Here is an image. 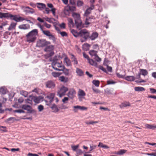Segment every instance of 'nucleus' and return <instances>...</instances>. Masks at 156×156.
<instances>
[{
    "label": "nucleus",
    "instance_id": "25",
    "mask_svg": "<svg viewBox=\"0 0 156 156\" xmlns=\"http://www.w3.org/2000/svg\"><path fill=\"white\" fill-rule=\"evenodd\" d=\"M98 37V33L97 32L93 33L90 36L89 35L88 38H90L92 40H95Z\"/></svg>",
    "mask_w": 156,
    "mask_h": 156
},
{
    "label": "nucleus",
    "instance_id": "53",
    "mask_svg": "<svg viewBox=\"0 0 156 156\" xmlns=\"http://www.w3.org/2000/svg\"><path fill=\"white\" fill-rule=\"evenodd\" d=\"M21 93L23 96H24L25 97H27L28 95L27 92L25 91H22L21 92Z\"/></svg>",
    "mask_w": 156,
    "mask_h": 156
},
{
    "label": "nucleus",
    "instance_id": "31",
    "mask_svg": "<svg viewBox=\"0 0 156 156\" xmlns=\"http://www.w3.org/2000/svg\"><path fill=\"white\" fill-rule=\"evenodd\" d=\"M134 90L135 91H145V89L142 87H136L134 88Z\"/></svg>",
    "mask_w": 156,
    "mask_h": 156
},
{
    "label": "nucleus",
    "instance_id": "10",
    "mask_svg": "<svg viewBox=\"0 0 156 156\" xmlns=\"http://www.w3.org/2000/svg\"><path fill=\"white\" fill-rule=\"evenodd\" d=\"M76 91L73 88H71L69 90L68 93H67V96L71 99L73 98L75 96Z\"/></svg>",
    "mask_w": 156,
    "mask_h": 156
},
{
    "label": "nucleus",
    "instance_id": "17",
    "mask_svg": "<svg viewBox=\"0 0 156 156\" xmlns=\"http://www.w3.org/2000/svg\"><path fill=\"white\" fill-rule=\"evenodd\" d=\"M94 8V5H92L91 7L87 9L85 11L84 13V16H87L91 13V11Z\"/></svg>",
    "mask_w": 156,
    "mask_h": 156
},
{
    "label": "nucleus",
    "instance_id": "51",
    "mask_svg": "<svg viewBox=\"0 0 156 156\" xmlns=\"http://www.w3.org/2000/svg\"><path fill=\"white\" fill-rule=\"evenodd\" d=\"M52 75L54 77H58L59 75L60 74L59 73H56L55 72H53L52 73Z\"/></svg>",
    "mask_w": 156,
    "mask_h": 156
},
{
    "label": "nucleus",
    "instance_id": "40",
    "mask_svg": "<svg viewBox=\"0 0 156 156\" xmlns=\"http://www.w3.org/2000/svg\"><path fill=\"white\" fill-rule=\"evenodd\" d=\"M7 18H9L10 19L14 20H15V17H16V15H12L8 13H7Z\"/></svg>",
    "mask_w": 156,
    "mask_h": 156
},
{
    "label": "nucleus",
    "instance_id": "35",
    "mask_svg": "<svg viewBox=\"0 0 156 156\" xmlns=\"http://www.w3.org/2000/svg\"><path fill=\"white\" fill-rule=\"evenodd\" d=\"M33 20L34 18L28 16L27 18H24L23 17V21L26 20L28 22L30 23H32L33 22L30 21V20Z\"/></svg>",
    "mask_w": 156,
    "mask_h": 156
},
{
    "label": "nucleus",
    "instance_id": "34",
    "mask_svg": "<svg viewBox=\"0 0 156 156\" xmlns=\"http://www.w3.org/2000/svg\"><path fill=\"white\" fill-rule=\"evenodd\" d=\"M37 8L40 9H44L46 7L45 4L43 3H37Z\"/></svg>",
    "mask_w": 156,
    "mask_h": 156
},
{
    "label": "nucleus",
    "instance_id": "32",
    "mask_svg": "<svg viewBox=\"0 0 156 156\" xmlns=\"http://www.w3.org/2000/svg\"><path fill=\"white\" fill-rule=\"evenodd\" d=\"M125 79L128 81H133L135 78L133 76H127L126 77Z\"/></svg>",
    "mask_w": 156,
    "mask_h": 156
},
{
    "label": "nucleus",
    "instance_id": "41",
    "mask_svg": "<svg viewBox=\"0 0 156 156\" xmlns=\"http://www.w3.org/2000/svg\"><path fill=\"white\" fill-rule=\"evenodd\" d=\"M71 56L72 57L71 58V59H72V61L73 62V64L74 65H77L78 63L74 55L72 54Z\"/></svg>",
    "mask_w": 156,
    "mask_h": 156
},
{
    "label": "nucleus",
    "instance_id": "19",
    "mask_svg": "<svg viewBox=\"0 0 156 156\" xmlns=\"http://www.w3.org/2000/svg\"><path fill=\"white\" fill-rule=\"evenodd\" d=\"M30 98L33 100L35 103H39L41 100V98L40 97H34L30 96Z\"/></svg>",
    "mask_w": 156,
    "mask_h": 156
},
{
    "label": "nucleus",
    "instance_id": "37",
    "mask_svg": "<svg viewBox=\"0 0 156 156\" xmlns=\"http://www.w3.org/2000/svg\"><path fill=\"white\" fill-rule=\"evenodd\" d=\"M68 24L70 27H73L74 23L73 20L72 18H68Z\"/></svg>",
    "mask_w": 156,
    "mask_h": 156
},
{
    "label": "nucleus",
    "instance_id": "3",
    "mask_svg": "<svg viewBox=\"0 0 156 156\" xmlns=\"http://www.w3.org/2000/svg\"><path fill=\"white\" fill-rule=\"evenodd\" d=\"M61 61L58 60H53L52 63L53 68L55 70L62 71L64 69V66L62 64Z\"/></svg>",
    "mask_w": 156,
    "mask_h": 156
},
{
    "label": "nucleus",
    "instance_id": "18",
    "mask_svg": "<svg viewBox=\"0 0 156 156\" xmlns=\"http://www.w3.org/2000/svg\"><path fill=\"white\" fill-rule=\"evenodd\" d=\"M30 25L28 24H24L19 25V28L20 29L27 30L30 28Z\"/></svg>",
    "mask_w": 156,
    "mask_h": 156
},
{
    "label": "nucleus",
    "instance_id": "16",
    "mask_svg": "<svg viewBox=\"0 0 156 156\" xmlns=\"http://www.w3.org/2000/svg\"><path fill=\"white\" fill-rule=\"evenodd\" d=\"M94 19V18L93 16L87 17L85 21V24L86 25L90 24V23L93 22L92 20Z\"/></svg>",
    "mask_w": 156,
    "mask_h": 156
},
{
    "label": "nucleus",
    "instance_id": "57",
    "mask_svg": "<svg viewBox=\"0 0 156 156\" xmlns=\"http://www.w3.org/2000/svg\"><path fill=\"white\" fill-rule=\"evenodd\" d=\"M115 82H114L112 80H110L107 81V83L108 84H114L115 83Z\"/></svg>",
    "mask_w": 156,
    "mask_h": 156
},
{
    "label": "nucleus",
    "instance_id": "59",
    "mask_svg": "<svg viewBox=\"0 0 156 156\" xmlns=\"http://www.w3.org/2000/svg\"><path fill=\"white\" fill-rule=\"evenodd\" d=\"M38 109L39 112H41L44 109V107L41 105H40L38 106Z\"/></svg>",
    "mask_w": 156,
    "mask_h": 156
},
{
    "label": "nucleus",
    "instance_id": "60",
    "mask_svg": "<svg viewBox=\"0 0 156 156\" xmlns=\"http://www.w3.org/2000/svg\"><path fill=\"white\" fill-rule=\"evenodd\" d=\"M85 123L87 124H92L94 123H97V122H96V121L94 122L93 121H90V122L86 121L85 122Z\"/></svg>",
    "mask_w": 156,
    "mask_h": 156
},
{
    "label": "nucleus",
    "instance_id": "58",
    "mask_svg": "<svg viewBox=\"0 0 156 156\" xmlns=\"http://www.w3.org/2000/svg\"><path fill=\"white\" fill-rule=\"evenodd\" d=\"M99 68L103 72L105 73H107L106 69L103 67V66H100Z\"/></svg>",
    "mask_w": 156,
    "mask_h": 156
},
{
    "label": "nucleus",
    "instance_id": "33",
    "mask_svg": "<svg viewBox=\"0 0 156 156\" xmlns=\"http://www.w3.org/2000/svg\"><path fill=\"white\" fill-rule=\"evenodd\" d=\"M16 24L17 23H16L14 22L12 23L8 28V30H10L13 29H15Z\"/></svg>",
    "mask_w": 156,
    "mask_h": 156
},
{
    "label": "nucleus",
    "instance_id": "44",
    "mask_svg": "<svg viewBox=\"0 0 156 156\" xmlns=\"http://www.w3.org/2000/svg\"><path fill=\"white\" fill-rule=\"evenodd\" d=\"M42 32L44 34L48 37H49L51 34V33L49 30H43Z\"/></svg>",
    "mask_w": 156,
    "mask_h": 156
},
{
    "label": "nucleus",
    "instance_id": "39",
    "mask_svg": "<svg viewBox=\"0 0 156 156\" xmlns=\"http://www.w3.org/2000/svg\"><path fill=\"white\" fill-rule=\"evenodd\" d=\"M90 45L88 44H84L83 45V49L85 51H87L89 49Z\"/></svg>",
    "mask_w": 156,
    "mask_h": 156
},
{
    "label": "nucleus",
    "instance_id": "42",
    "mask_svg": "<svg viewBox=\"0 0 156 156\" xmlns=\"http://www.w3.org/2000/svg\"><path fill=\"white\" fill-rule=\"evenodd\" d=\"M15 20H14L15 21L17 22H19L20 21H23V17L20 16L18 17L17 15L16 16V17H15Z\"/></svg>",
    "mask_w": 156,
    "mask_h": 156
},
{
    "label": "nucleus",
    "instance_id": "47",
    "mask_svg": "<svg viewBox=\"0 0 156 156\" xmlns=\"http://www.w3.org/2000/svg\"><path fill=\"white\" fill-rule=\"evenodd\" d=\"M76 156H78L79 155H81L83 153L82 151L80 149H77L76 151Z\"/></svg>",
    "mask_w": 156,
    "mask_h": 156
},
{
    "label": "nucleus",
    "instance_id": "46",
    "mask_svg": "<svg viewBox=\"0 0 156 156\" xmlns=\"http://www.w3.org/2000/svg\"><path fill=\"white\" fill-rule=\"evenodd\" d=\"M6 90L3 87L0 88V93L3 94H6Z\"/></svg>",
    "mask_w": 156,
    "mask_h": 156
},
{
    "label": "nucleus",
    "instance_id": "26",
    "mask_svg": "<svg viewBox=\"0 0 156 156\" xmlns=\"http://www.w3.org/2000/svg\"><path fill=\"white\" fill-rule=\"evenodd\" d=\"M130 106V103L129 102H125L122 103L121 105H119V106L120 108H122L123 107H126L127 106Z\"/></svg>",
    "mask_w": 156,
    "mask_h": 156
},
{
    "label": "nucleus",
    "instance_id": "49",
    "mask_svg": "<svg viewBox=\"0 0 156 156\" xmlns=\"http://www.w3.org/2000/svg\"><path fill=\"white\" fill-rule=\"evenodd\" d=\"M79 147V145H77L76 146H73L71 147V148L74 151H76L78 149V148Z\"/></svg>",
    "mask_w": 156,
    "mask_h": 156
},
{
    "label": "nucleus",
    "instance_id": "24",
    "mask_svg": "<svg viewBox=\"0 0 156 156\" xmlns=\"http://www.w3.org/2000/svg\"><path fill=\"white\" fill-rule=\"evenodd\" d=\"M146 127L148 129H154L156 128V125H150L147 124L145 125Z\"/></svg>",
    "mask_w": 156,
    "mask_h": 156
},
{
    "label": "nucleus",
    "instance_id": "27",
    "mask_svg": "<svg viewBox=\"0 0 156 156\" xmlns=\"http://www.w3.org/2000/svg\"><path fill=\"white\" fill-rule=\"evenodd\" d=\"M92 83L94 85V86H92L93 90L95 92L97 93V89H95V87H98V80H94L93 81Z\"/></svg>",
    "mask_w": 156,
    "mask_h": 156
},
{
    "label": "nucleus",
    "instance_id": "28",
    "mask_svg": "<svg viewBox=\"0 0 156 156\" xmlns=\"http://www.w3.org/2000/svg\"><path fill=\"white\" fill-rule=\"evenodd\" d=\"M51 108L53 110V112L55 113L59 111V109L58 108L57 105L55 104L53 105L51 107Z\"/></svg>",
    "mask_w": 156,
    "mask_h": 156
},
{
    "label": "nucleus",
    "instance_id": "62",
    "mask_svg": "<svg viewBox=\"0 0 156 156\" xmlns=\"http://www.w3.org/2000/svg\"><path fill=\"white\" fill-rule=\"evenodd\" d=\"M44 26L48 28H50L51 27V25L48 24L47 23L45 22L44 23Z\"/></svg>",
    "mask_w": 156,
    "mask_h": 156
},
{
    "label": "nucleus",
    "instance_id": "21",
    "mask_svg": "<svg viewBox=\"0 0 156 156\" xmlns=\"http://www.w3.org/2000/svg\"><path fill=\"white\" fill-rule=\"evenodd\" d=\"M127 151V150L124 149H121L117 152H115L113 153V154L119 155H122L125 153Z\"/></svg>",
    "mask_w": 156,
    "mask_h": 156
},
{
    "label": "nucleus",
    "instance_id": "54",
    "mask_svg": "<svg viewBox=\"0 0 156 156\" xmlns=\"http://www.w3.org/2000/svg\"><path fill=\"white\" fill-rule=\"evenodd\" d=\"M26 9H29L30 13L32 14V13H34L35 12L34 10L33 9L30 8L29 6H26Z\"/></svg>",
    "mask_w": 156,
    "mask_h": 156
},
{
    "label": "nucleus",
    "instance_id": "14",
    "mask_svg": "<svg viewBox=\"0 0 156 156\" xmlns=\"http://www.w3.org/2000/svg\"><path fill=\"white\" fill-rule=\"evenodd\" d=\"M73 108H74L73 111L74 112H77V109H79L81 110H85L87 109V108L84 106H81L79 105L75 106H73Z\"/></svg>",
    "mask_w": 156,
    "mask_h": 156
},
{
    "label": "nucleus",
    "instance_id": "52",
    "mask_svg": "<svg viewBox=\"0 0 156 156\" xmlns=\"http://www.w3.org/2000/svg\"><path fill=\"white\" fill-rule=\"evenodd\" d=\"M49 38L50 39L52 40L53 41H55L56 39L54 36L52 35L51 34L49 36Z\"/></svg>",
    "mask_w": 156,
    "mask_h": 156
},
{
    "label": "nucleus",
    "instance_id": "30",
    "mask_svg": "<svg viewBox=\"0 0 156 156\" xmlns=\"http://www.w3.org/2000/svg\"><path fill=\"white\" fill-rule=\"evenodd\" d=\"M71 32L73 36L76 37H77L80 35V32L79 33H78L74 29H72L71 30Z\"/></svg>",
    "mask_w": 156,
    "mask_h": 156
},
{
    "label": "nucleus",
    "instance_id": "64",
    "mask_svg": "<svg viewBox=\"0 0 156 156\" xmlns=\"http://www.w3.org/2000/svg\"><path fill=\"white\" fill-rule=\"evenodd\" d=\"M59 26L62 28L65 29L66 27V24L64 23H62L59 25Z\"/></svg>",
    "mask_w": 156,
    "mask_h": 156
},
{
    "label": "nucleus",
    "instance_id": "6",
    "mask_svg": "<svg viewBox=\"0 0 156 156\" xmlns=\"http://www.w3.org/2000/svg\"><path fill=\"white\" fill-rule=\"evenodd\" d=\"M68 90L67 87L63 86L60 88L58 92V94L60 97H62L65 95L66 92Z\"/></svg>",
    "mask_w": 156,
    "mask_h": 156
},
{
    "label": "nucleus",
    "instance_id": "12",
    "mask_svg": "<svg viewBox=\"0 0 156 156\" xmlns=\"http://www.w3.org/2000/svg\"><path fill=\"white\" fill-rule=\"evenodd\" d=\"M45 85L47 88H54L55 87V83L51 81H48L45 83Z\"/></svg>",
    "mask_w": 156,
    "mask_h": 156
},
{
    "label": "nucleus",
    "instance_id": "63",
    "mask_svg": "<svg viewBox=\"0 0 156 156\" xmlns=\"http://www.w3.org/2000/svg\"><path fill=\"white\" fill-rule=\"evenodd\" d=\"M150 91L151 93L152 94H156V90L153 88H150Z\"/></svg>",
    "mask_w": 156,
    "mask_h": 156
},
{
    "label": "nucleus",
    "instance_id": "56",
    "mask_svg": "<svg viewBox=\"0 0 156 156\" xmlns=\"http://www.w3.org/2000/svg\"><path fill=\"white\" fill-rule=\"evenodd\" d=\"M32 100H33L30 98V97L29 99H28L26 100V102L27 103L32 104Z\"/></svg>",
    "mask_w": 156,
    "mask_h": 156
},
{
    "label": "nucleus",
    "instance_id": "1",
    "mask_svg": "<svg viewBox=\"0 0 156 156\" xmlns=\"http://www.w3.org/2000/svg\"><path fill=\"white\" fill-rule=\"evenodd\" d=\"M38 30L34 29L30 32L26 36L27 41L29 42H34L36 40V36L38 34Z\"/></svg>",
    "mask_w": 156,
    "mask_h": 156
},
{
    "label": "nucleus",
    "instance_id": "61",
    "mask_svg": "<svg viewBox=\"0 0 156 156\" xmlns=\"http://www.w3.org/2000/svg\"><path fill=\"white\" fill-rule=\"evenodd\" d=\"M63 12L66 15H68L69 14V11L68 9H65L64 10Z\"/></svg>",
    "mask_w": 156,
    "mask_h": 156
},
{
    "label": "nucleus",
    "instance_id": "4",
    "mask_svg": "<svg viewBox=\"0 0 156 156\" xmlns=\"http://www.w3.org/2000/svg\"><path fill=\"white\" fill-rule=\"evenodd\" d=\"M80 36L82 37L80 40L82 42L86 41L89 37V33L86 30H83L80 31Z\"/></svg>",
    "mask_w": 156,
    "mask_h": 156
},
{
    "label": "nucleus",
    "instance_id": "11",
    "mask_svg": "<svg viewBox=\"0 0 156 156\" xmlns=\"http://www.w3.org/2000/svg\"><path fill=\"white\" fill-rule=\"evenodd\" d=\"M78 98L80 101H81L86 95V93L83 90L79 89L78 92Z\"/></svg>",
    "mask_w": 156,
    "mask_h": 156
},
{
    "label": "nucleus",
    "instance_id": "13",
    "mask_svg": "<svg viewBox=\"0 0 156 156\" xmlns=\"http://www.w3.org/2000/svg\"><path fill=\"white\" fill-rule=\"evenodd\" d=\"M55 96V94L54 93H50L48 94L46 98H47L48 101L51 103L53 101V99Z\"/></svg>",
    "mask_w": 156,
    "mask_h": 156
},
{
    "label": "nucleus",
    "instance_id": "50",
    "mask_svg": "<svg viewBox=\"0 0 156 156\" xmlns=\"http://www.w3.org/2000/svg\"><path fill=\"white\" fill-rule=\"evenodd\" d=\"M83 2L82 1L80 0H78L77 2V6L78 7H80L83 5Z\"/></svg>",
    "mask_w": 156,
    "mask_h": 156
},
{
    "label": "nucleus",
    "instance_id": "55",
    "mask_svg": "<svg viewBox=\"0 0 156 156\" xmlns=\"http://www.w3.org/2000/svg\"><path fill=\"white\" fill-rule=\"evenodd\" d=\"M59 33L60 34L62 37L67 36V34L66 32H59Z\"/></svg>",
    "mask_w": 156,
    "mask_h": 156
},
{
    "label": "nucleus",
    "instance_id": "22",
    "mask_svg": "<svg viewBox=\"0 0 156 156\" xmlns=\"http://www.w3.org/2000/svg\"><path fill=\"white\" fill-rule=\"evenodd\" d=\"M64 62L66 64L67 66H69L71 65L70 60L66 56L64 58Z\"/></svg>",
    "mask_w": 156,
    "mask_h": 156
},
{
    "label": "nucleus",
    "instance_id": "9",
    "mask_svg": "<svg viewBox=\"0 0 156 156\" xmlns=\"http://www.w3.org/2000/svg\"><path fill=\"white\" fill-rule=\"evenodd\" d=\"M83 55L84 58L87 59L88 60L89 62L90 65L97 67V62L94 61L92 59H90L88 55L85 52L83 53Z\"/></svg>",
    "mask_w": 156,
    "mask_h": 156
},
{
    "label": "nucleus",
    "instance_id": "15",
    "mask_svg": "<svg viewBox=\"0 0 156 156\" xmlns=\"http://www.w3.org/2000/svg\"><path fill=\"white\" fill-rule=\"evenodd\" d=\"M22 108L24 110H27L28 113H30L32 112V108L29 105H22Z\"/></svg>",
    "mask_w": 156,
    "mask_h": 156
},
{
    "label": "nucleus",
    "instance_id": "5",
    "mask_svg": "<svg viewBox=\"0 0 156 156\" xmlns=\"http://www.w3.org/2000/svg\"><path fill=\"white\" fill-rule=\"evenodd\" d=\"M50 44V42L47 41L45 39H40L37 41V46L39 47H43Z\"/></svg>",
    "mask_w": 156,
    "mask_h": 156
},
{
    "label": "nucleus",
    "instance_id": "29",
    "mask_svg": "<svg viewBox=\"0 0 156 156\" xmlns=\"http://www.w3.org/2000/svg\"><path fill=\"white\" fill-rule=\"evenodd\" d=\"M76 73L79 76H83V72L82 70L78 68H76Z\"/></svg>",
    "mask_w": 156,
    "mask_h": 156
},
{
    "label": "nucleus",
    "instance_id": "8",
    "mask_svg": "<svg viewBox=\"0 0 156 156\" xmlns=\"http://www.w3.org/2000/svg\"><path fill=\"white\" fill-rule=\"evenodd\" d=\"M47 46L44 49V51H51V52L49 54V56H51L53 55L54 54L53 51L54 48V46L52 45H47Z\"/></svg>",
    "mask_w": 156,
    "mask_h": 156
},
{
    "label": "nucleus",
    "instance_id": "43",
    "mask_svg": "<svg viewBox=\"0 0 156 156\" xmlns=\"http://www.w3.org/2000/svg\"><path fill=\"white\" fill-rule=\"evenodd\" d=\"M7 13H2L0 12V18H7Z\"/></svg>",
    "mask_w": 156,
    "mask_h": 156
},
{
    "label": "nucleus",
    "instance_id": "7",
    "mask_svg": "<svg viewBox=\"0 0 156 156\" xmlns=\"http://www.w3.org/2000/svg\"><path fill=\"white\" fill-rule=\"evenodd\" d=\"M89 54L91 57L95 59L94 61L97 62V67L98 62V52L94 50H91L89 51Z\"/></svg>",
    "mask_w": 156,
    "mask_h": 156
},
{
    "label": "nucleus",
    "instance_id": "45",
    "mask_svg": "<svg viewBox=\"0 0 156 156\" xmlns=\"http://www.w3.org/2000/svg\"><path fill=\"white\" fill-rule=\"evenodd\" d=\"M62 71H63V73L65 75L69 76V69H65L64 67V69Z\"/></svg>",
    "mask_w": 156,
    "mask_h": 156
},
{
    "label": "nucleus",
    "instance_id": "38",
    "mask_svg": "<svg viewBox=\"0 0 156 156\" xmlns=\"http://www.w3.org/2000/svg\"><path fill=\"white\" fill-rule=\"evenodd\" d=\"M98 147H101L105 149H108L109 148V147L108 146L102 143L101 142L99 143V145H98Z\"/></svg>",
    "mask_w": 156,
    "mask_h": 156
},
{
    "label": "nucleus",
    "instance_id": "36",
    "mask_svg": "<svg viewBox=\"0 0 156 156\" xmlns=\"http://www.w3.org/2000/svg\"><path fill=\"white\" fill-rule=\"evenodd\" d=\"M140 70L141 74L143 76H146L147 75L148 73L146 69H140Z\"/></svg>",
    "mask_w": 156,
    "mask_h": 156
},
{
    "label": "nucleus",
    "instance_id": "48",
    "mask_svg": "<svg viewBox=\"0 0 156 156\" xmlns=\"http://www.w3.org/2000/svg\"><path fill=\"white\" fill-rule=\"evenodd\" d=\"M0 130L3 132H5L7 131L6 127L1 126H0Z\"/></svg>",
    "mask_w": 156,
    "mask_h": 156
},
{
    "label": "nucleus",
    "instance_id": "2",
    "mask_svg": "<svg viewBox=\"0 0 156 156\" xmlns=\"http://www.w3.org/2000/svg\"><path fill=\"white\" fill-rule=\"evenodd\" d=\"M72 16L75 20V24L77 28L79 30L80 29L83 27V26L80 20V14L76 12H73Z\"/></svg>",
    "mask_w": 156,
    "mask_h": 156
},
{
    "label": "nucleus",
    "instance_id": "23",
    "mask_svg": "<svg viewBox=\"0 0 156 156\" xmlns=\"http://www.w3.org/2000/svg\"><path fill=\"white\" fill-rule=\"evenodd\" d=\"M16 118L14 117H10L6 119L5 122L8 123H12L15 122V121H17Z\"/></svg>",
    "mask_w": 156,
    "mask_h": 156
},
{
    "label": "nucleus",
    "instance_id": "20",
    "mask_svg": "<svg viewBox=\"0 0 156 156\" xmlns=\"http://www.w3.org/2000/svg\"><path fill=\"white\" fill-rule=\"evenodd\" d=\"M59 80L62 82L66 83L69 81V79L68 77H65L63 76H61L59 77Z\"/></svg>",
    "mask_w": 156,
    "mask_h": 156
}]
</instances>
